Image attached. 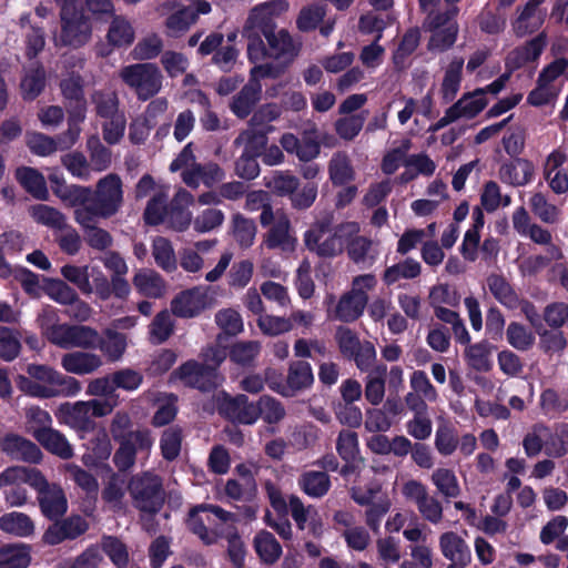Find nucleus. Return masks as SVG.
Instances as JSON below:
<instances>
[{"label":"nucleus","mask_w":568,"mask_h":568,"mask_svg":"<svg viewBox=\"0 0 568 568\" xmlns=\"http://www.w3.org/2000/svg\"><path fill=\"white\" fill-rule=\"evenodd\" d=\"M37 321L42 335L59 348H99L111 363L119 362L126 352L128 336L114 328H105L100 334L89 325L60 323L52 310H43Z\"/></svg>","instance_id":"obj_1"},{"label":"nucleus","mask_w":568,"mask_h":568,"mask_svg":"<svg viewBox=\"0 0 568 568\" xmlns=\"http://www.w3.org/2000/svg\"><path fill=\"white\" fill-rule=\"evenodd\" d=\"M62 197L78 205L77 209H85L100 219H110L123 206V183L118 174L109 173L97 182L94 191L88 186L73 185Z\"/></svg>","instance_id":"obj_2"},{"label":"nucleus","mask_w":568,"mask_h":568,"mask_svg":"<svg viewBox=\"0 0 568 568\" xmlns=\"http://www.w3.org/2000/svg\"><path fill=\"white\" fill-rule=\"evenodd\" d=\"M17 480H26L37 491V500L41 514L48 519H58L68 510V500L60 485L49 483L38 468H13L0 480L1 484H10Z\"/></svg>","instance_id":"obj_3"},{"label":"nucleus","mask_w":568,"mask_h":568,"mask_svg":"<svg viewBox=\"0 0 568 568\" xmlns=\"http://www.w3.org/2000/svg\"><path fill=\"white\" fill-rule=\"evenodd\" d=\"M288 10L286 0H271L253 7L243 27V37L247 39V57L251 62H262L264 42L261 36L276 30L275 18Z\"/></svg>","instance_id":"obj_4"},{"label":"nucleus","mask_w":568,"mask_h":568,"mask_svg":"<svg viewBox=\"0 0 568 568\" xmlns=\"http://www.w3.org/2000/svg\"><path fill=\"white\" fill-rule=\"evenodd\" d=\"M118 406L116 400L110 399H90L75 403H62L59 405L55 416L59 422L75 432H90L94 429V417H104L112 413Z\"/></svg>","instance_id":"obj_5"},{"label":"nucleus","mask_w":568,"mask_h":568,"mask_svg":"<svg viewBox=\"0 0 568 568\" xmlns=\"http://www.w3.org/2000/svg\"><path fill=\"white\" fill-rule=\"evenodd\" d=\"M91 37L92 26L89 17L70 3L63 4L60 10V31L52 38L54 45L79 49L89 43Z\"/></svg>","instance_id":"obj_6"},{"label":"nucleus","mask_w":568,"mask_h":568,"mask_svg":"<svg viewBox=\"0 0 568 568\" xmlns=\"http://www.w3.org/2000/svg\"><path fill=\"white\" fill-rule=\"evenodd\" d=\"M119 78L140 101H148L162 89L163 74L152 62L129 64L120 69Z\"/></svg>","instance_id":"obj_7"},{"label":"nucleus","mask_w":568,"mask_h":568,"mask_svg":"<svg viewBox=\"0 0 568 568\" xmlns=\"http://www.w3.org/2000/svg\"><path fill=\"white\" fill-rule=\"evenodd\" d=\"M133 506L149 514H156L165 500L162 478L153 471H143L132 476L128 484Z\"/></svg>","instance_id":"obj_8"},{"label":"nucleus","mask_w":568,"mask_h":568,"mask_svg":"<svg viewBox=\"0 0 568 568\" xmlns=\"http://www.w3.org/2000/svg\"><path fill=\"white\" fill-rule=\"evenodd\" d=\"M568 68L566 58H558L547 64L539 73L536 88L530 91L527 102L534 106H542L554 102L561 92L560 80Z\"/></svg>","instance_id":"obj_9"},{"label":"nucleus","mask_w":568,"mask_h":568,"mask_svg":"<svg viewBox=\"0 0 568 568\" xmlns=\"http://www.w3.org/2000/svg\"><path fill=\"white\" fill-rule=\"evenodd\" d=\"M403 496L413 503L420 517L433 525H438L444 519L442 501L430 495L427 487L416 479L407 480L402 487Z\"/></svg>","instance_id":"obj_10"},{"label":"nucleus","mask_w":568,"mask_h":568,"mask_svg":"<svg viewBox=\"0 0 568 568\" xmlns=\"http://www.w3.org/2000/svg\"><path fill=\"white\" fill-rule=\"evenodd\" d=\"M171 379L180 381L184 386L207 392L216 388L221 378L211 364L187 361L171 374Z\"/></svg>","instance_id":"obj_11"},{"label":"nucleus","mask_w":568,"mask_h":568,"mask_svg":"<svg viewBox=\"0 0 568 568\" xmlns=\"http://www.w3.org/2000/svg\"><path fill=\"white\" fill-rule=\"evenodd\" d=\"M267 231L262 236V245L267 250L288 254L295 251L297 239L292 227L290 217L281 211L274 214V221L266 226Z\"/></svg>","instance_id":"obj_12"},{"label":"nucleus","mask_w":568,"mask_h":568,"mask_svg":"<svg viewBox=\"0 0 568 568\" xmlns=\"http://www.w3.org/2000/svg\"><path fill=\"white\" fill-rule=\"evenodd\" d=\"M281 114L280 108L274 103L262 105L250 119V129L242 131L235 139L236 145L263 146L266 143V130L264 128L275 121Z\"/></svg>","instance_id":"obj_13"},{"label":"nucleus","mask_w":568,"mask_h":568,"mask_svg":"<svg viewBox=\"0 0 568 568\" xmlns=\"http://www.w3.org/2000/svg\"><path fill=\"white\" fill-rule=\"evenodd\" d=\"M111 437L118 442H134L142 452H150L153 438L149 429H133V422L128 412L118 410L109 425Z\"/></svg>","instance_id":"obj_14"},{"label":"nucleus","mask_w":568,"mask_h":568,"mask_svg":"<svg viewBox=\"0 0 568 568\" xmlns=\"http://www.w3.org/2000/svg\"><path fill=\"white\" fill-rule=\"evenodd\" d=\"M27 373L31 378L43 383L47 387L59 390L62 397L75 396L82 389L81 383L75 377L64 375L47 365L31 364L27 367Z\"/></svg>","instance_id":"obj_15"},{"label":"nucleus","mask_w":568,"mask_h":568,"mask_svg":"<svg viewBox=\"0 0 568 568\" xmlns=\"http://www.w3.org/2000/svg\"><path fill=\"white\" fill-rule=\"evenodd\" d=\"M42 535V542L48 546H57L65 540H74L85 534L89 523L80 515H71L63 519H53Z\"/></svg>","instance_id":"obj_16"},{"label":"nucleus","mask_w":568,"mask_h":568,"mask_svg":"<svg viewBox=\"0 0 568 568\" xmlns=\"http://www.w3.org/2000/svg\"><path fill=\"white\" fill-rule=\"evenodd\" d=\"M0 450L12 460L38 465L43 460L41 448L27 437L8 433L0 437Z\"/></svg>","instance_id":"obj_17"},{"label":"nucleus","mask_w":568,"mask_h":568,"mask_svg":"<svg viewBox=\"0 0 568 568\" xmlns=\"http://www.w3.org/2000/svg\"><path fill=\"white\" fill-rule=\"evenodd\" d=\"M264 38L267 44H264L263 60L270 58L291 65L298 55L301 44L294 41L287 30L276 29L271 33L268 32Z\"/></svg>","instance_id":"obj_18"},{"label":"nucleus","mask_w":568,"mask_h":568,"mask_svg":"<svg viewBox=\"0 0 568 568\" xmlns=\"http://www.w3.org/2000/svg\"><path fill=\"white\" fill-rule=\"evenodd\" d=\"M97 219L100 217L85 209L74 210V221L81 226L87 245L94 251L104 252L112 247L114 240L109 231L97 225Z\"/></svg>","instance_id":"obj_19"},{"label":"nucleus","mask_w":568,"mask_h":568,"mask_svg":"<svg viewBox=\"0 0 568 568\" xmlns=\"http://www.w3.org/2000/svg\"><path fill=\"white\" fill-rule=\"evenodd\" d=\"M359 232V225L356 222L342 223L335 227L334 232L325 237L318 239L315 243H306L305 246L316 253L321 257H334L339 255L343 250L345 242L344 235L352 236Z\"/></svg>","instance_id":"obj_20"},{"label":"nucleus","mask_w":568,"mask_h":568,"mask_svg":"<svg viewBox=\"0 0 568 568\" xmlns=\"http://www.w3.org/2000/svg\"><path fill=\"white\" fill-rule=\"evenodd\" d=\"M313 381L311 365L304 361H296L288 366L286 384L271 382L270 388L283 396H293L296 392L308 388Z\"/></svg>","instance_id":"obj_21"},{"label":"nucleus","mask_w":568,"mask_h":568,"mask_svg":"<svg viewBox=\"0 0 568 568\" xmlns=\"http://www.w3.org/2000/svg\"><path fill=\"white\" fill-rule=\"evenodd\" d=\"M61 356V367L69 374L90 375L103 366V357L91 349L72 348Z\"/></svg>","instance_id":"obj_22"},{"label":"nucleus","mask_w":568,"mask_h":568,"mask_svg":"<svg viewBox=\"0 0 568 568\" xmlns=\"http://www.w3.org/2000/svg\"><path fill=\"white\" fill-rule=\"evenodd\" d=\"M546 0H528L525 6L517 8V17L511 22V29L516 37L523 38L538 31L546 18V13L539 7Z\"/></svg>","instance_id":"obj_23"},{"label":"nucleus","mask_w":568,"mask_h":568,"mask_svg":"<svg viewBox=\"0 0 568 568\" xmlns=\"http://www.w3.org/2000/svg\"><path fill=\"white\" fill-rule=\"evenodd\" d=\"M207 307V295L199 287L179 293L171 302L172 313L182 318L195 317Z\"/></svg>","instance_id":"obj_24"},{"label":"nucleus","mask_w":568,"mask_h":568,"mask_svg":"<svg viewBox=\"0 0 568 568\" xmlns=\"http://www.w3.org/2000/svg\"><path fill=\"white\" fill-rule=\"evenodd\" d=\"M181 178L192 189H197L200 183H203L206 187H212L224 180L225 172L215 162L196 163L192 168L183 170Z\"/></svg>","instance_id":"obj_25"},{"label":"nucleus","mask_w":568,"mask_h":568,"mask_svg":"<svg viewBox=\"0 0 568 568\" xmlns=\"http://www.w3.org/2000/svg\"><path fill=\"white\" fill-rule=\"evenodd\" d=\"M535 175V165L525 158H515L504 162L498 170V179L508 185L518 187L531 182Z\"/></svg>","instance_id":"obj_26"},{"label":"nucleus","mask_w":568,"mask_h":568,"mask_svg":"<svg viewBox=\"0 0 568 568\" xmlns=\"http://www.w3.org/2000/svg\"><path fill=\"white\" fill-rule=\"evenodd\" d=\"M221 413L226 418L243 425H252L257 420L256 403L250 402L243 394L226 397L221 405Z\"/></svg>","instance_id":"obj_27"},{"label":"nucleus","mask_w":568,"mask_h":568,"mask_svg":"<svg viewBox=\"0 0 568 568\" xmlns=\"http://www.w3.org/2000/svg\"><path fill=\"white\" fill-rule=\"evenodd\" d=\"M353 235L346 243L349 260L364 268L371 267L379 255V243L358 233Z\"/></svg>","instance_id":"obj_28"},{"label":"nucleus","mask_w":568,"mask_h":568,"mask_svg":"<svg viewBox=\"0 0 568 568\" xmlns=\"http://www.w3.org/2000/svg\"><path fill=\"white\" fill-rule=\"evenodd\" d=\"M60 90L65 100L70 103H74L73 110L70 111V115L78 121H83L87 110L83 78L77 72L69 73L67 78L61 80Z\"/></svg>","instance_id":"obj_29"},{"label":"nucleus","mask_w":568,"mask_h":568,"mask_svg":"<svg viewBox=\"0 0 568 568\" xmlns=\"http://www.w3.org/2000/svg\"><path fill=\"white\" fill-rule=\"evenodd\" d=\"M439 548L450 565L466 567L471 561V552L467 542L455 531H446L440 535Z\"/></svg>","instance_id":"obj_30"},{"label":"nucleus","mask_w":568,"mask_h":568,"mask_svg":"<svg viewBox=\"0 0 568 568\" xmlns=\"http://www.w3.org/2000/svg\"><path fill=\"white\" fill-rule=\"evenodd\" d=\"M547 45V34L540 32L534 39L525 44L511 50L506 59V64L510 69H518L528 62L537 60Z\"/></svg>","instance_id":"obj_31"},{"label":"nucleus","mask_w":568,"mask_h":568,"mask_svg":"<svg viewBox=\"0 0 568 568\" xmlns=\"http://www.w3.org/2000/svg\"><path fill=\"white\" fill-rule=\"evenodd\" d=\"M547 45V34L540 32L534 39L525 44L511 50L506 59V64L510 69H518L528 62L537 60Z\"/></svg>","instance_id":"obj_32"},{"label":"nucleus","mask_w":568,"mask_h":568,"mask_svg":"<svg viewBox=\"0 0 568 568\" xmlns=\"http://www.w3.org/2000/svg\"><path fill=\"white\" fill-rule=\"evenodd\" d=\"M261 95V83H255L248 80L247 83L233 97L232 102L230 103V109L237 118L245 119L258 103Z\"/></svg>","instance_id":"obj_33"},{"label":"nucleus","mask_w":568,"mask_h":568,"mask_svg":"<svg viewBox=\"0 0 568 568\" xmlns=\"http://www.w3.org/2000/svg\"><path fill=\"white\" fill-rule=\"evenodd\" d=\"M202 507H206V505H200L193 507L189 513V518L186 520L187 528L196 535L205 545H213L217 541L221 535H224L223 529L211 528L209 529L205 525V521L213 525L214 523L211 520L210 516H206L204 519L199 515V513H209L207 510H203Z\"/></svg>","instance_id":"obj_34"},{"label":"nucleus","mask_w":568,"mask_h":568,"mask_svg":"<svg viewBox=\"0 0 568 568\" xmlns=\"http://www.w3.org/2000/svg\"><path fill=\"white\" fill-rule=\"evenodd\" d=\"M48 453L63 460L74 456V449L63 433L55 428L47 429V433L37 439Z\"/></svg>","instance_id":"obj_35"},{"label":"nucleus","mask_w":568,"mask_h":568,"mask_svg":"<svg viewBox=\"0 0 568 568\" xmlns=\"http://www.w3.org/2000/svg\"><path fill=\"white\" fill-rule=\"evenodd\" d=\"M0 529L16 537L27 538L34 534L36 525L27 514L11 511L0 517Z\"/></svg>","instance_id":"obj_36"},{"label":"nucleus","mask_w":568,"mask_h":568,"mask_svg":"<svg viewBox=\"0 0 568 568\" xmlns=\"http://www.w3.org/2000/svg\"><path fill=\"white\" fill-rule=\"evenodd\" d=\"M487 286L489 292L500 304L510 310L518 308L519 295L505 276L490 274L487 277Z\"/></svg>","instance_id":"obj_37"},{"label":"nucleus","mask_w":568,"mask_h":568,"mask_svg":"<svg viewBox=\"0 0 568 568\" xmlns=\"http://www.w3.org/2000/svg\"><path fill=\"white\" fill-rule=\"evenodd\" d=\"M95 115L101 119L113 118L120 112V99L115 91L112 90H94L90 95Z\"/></svg>","instance_id":"obj_38"},{"label":"nucleus","mask_w":568,"mask_h":568,"mask_svg":"<svg viewBox=\"0 0 568 568\" xmlns=\"http://www.w3.org/2000/svg\"><path fill=\"white\" fill-rule=\"evenodd\" d=\"M195 22L196 12L193 10V7L180 8L165 19V34L170 38H180Z\"/></svg>","instance_id":"obj_39"},{"label":"nucleus","mask_w":568,"mask_h":568,"mask_svg":"<svg viewBox=\"0 0 568 568\" xmlns=\"http://www.w3.org/2000/svg\"><path fill=\"white\" fill-rule=\"evenodd\" d=\"M31 562V547L10 544L0 548V568H27Z\"/></svg>","instance_id":"obj_40"},{"label":"nucleus","mask_w":568,"mask_h":568,"mask_svg":"<svg viewBox=\"0 0 568 568\" xmlns=\"http://www.w3.org/2000/svg\"><path fill=\"white\" fill-rule=\"evenodd\" d=\"M301 489L312 498H322L331 488V479L326 471L308 470L298 478Z\"/></svg>","instance_id":"obj_41"},{"label":"nucleus","mask_w":568,"mask_h":568,"mask_svg":"<svg viewBox=\"0 0 568 568\" xmlns=\"http://www.w3.org/2000/svg\"><path fill=\"white\" fill-rule=\"evenodd\" d=\"M430 480L436 487L438 494L447 500L457 498L462 494L458 478L454 470L449 468H436L430 475Z\"/></svg>","instance_id":"obj_42"},{"label":"nucleus","mask_w":568,"mask_h":568,"mask_svg":"<svg viewBox=\"0 0 568 568\" xmlns=\"http://www.w3.org/2000/svg\"><path fill=\"white\" fill-rule=\"evenodd\" d=\"M133 285L148 297H161L165 292L163 278L153 270H140L133 277Z\"/></svg>","instance_id":"obj_43"},{"label":"nucleus","mask_w":568,"mask_h":568,"mask_svg":"<svg viewBox=\"0 0 568 568\" xmlns=\"http://www.w3.org/2000/svg\"><path fill=\"white\" fill-rule=\"evenodd\" d=\"M386 365L374 366L366 376L364 395L367 402L376 406L383 402L385 396Z\"/></svg>","instance_id":"obj_44"},{"label":"nucleus","mask_w":568,"mask_h":568,"mask_svg":"<svg viewBox=\"0 0 568 568\" xmlns=\"http://www.w3.org/2000/svg\"><path fill=\"white\" fill-rule=\"evenodd\" d=\"M368 302V297H362L352 292L345 293L338 301L335 315L343 322H353L357 320L364 312Z\"/></svg>","instance_id":"obj_45"},{"label":"nucleus","mask_w":568,"mask_h":568,"mask_svg":"<svg viewBox=\"0 0 568 568\" xmlns=\"http://www.w3.org/2000/svg\"><path fill=\"white\" fill-rule=\"evenodd\" d=\"M245 205L247 211L255 212L261 210L260 223L263 227H266L274 221L273 206L271 203V196L266 191L256 190L245 193Z\"/></svg>","instance_id":"obj_46"},{"label":"nucleus","mask_w":568,"mask_h":568,"mask_svg":"<svg viewBox=\"0 0 568 568\" xmlns=\"http://www.w3.org/2000/svg\"><path fill=\"white\" fill-rule=\"evenodd\" d=\"M16 179L26 189L39 200H44L48 195L44 176L33 168L22 166L16 171Z\"/></svg>","instance_id":"obj_47"},{"label":"nucleus","mask_w":568,"mask_h":568,"mask_svg":"<svg viewBox=\"0 0 568 568\" xmlns=\"http://www.w3.org/2000/svg\"><path fill=\"white\" fill-rule=\"evenodd\" d=\"M484 95L485 90L477 89L473 93L464 94L455 104L452 105V109L458 119H471L487 105V100Z\"/></svg>","instance_id":"obj_48"},{"label":"nucleus","mask_w":568,"mask_h":568,"mask_svg":"<svg viewBox=\"0 0 568 568\" xmlns=\"http://www.w3.org/2000/svg\"><path fill=\"white\" fill-rule=\"evenodd\" d=\"M45 87V71L41 64L29 69L21 79L20 92L23 100L32 101Z\"/></svg>","instance_id":"obj_49"},{"label":"nucleus","mask_w":568,"mask_h":568,"mask_svg":"<svg viewBox=\"0 0 568 568\" xmlns=\"http://www.w3.org/2000/svg\"><path fill=\"white\" fill-rule=\"evenodd\" d=\"M328 174L334 185H345L355 179V172L346 153L333 154L328 162Z\"/></svg>","instance_id":"obj_50"},{"label":"nucleus","mask_w":568,"mask_h":568,"mask_svg":"<svg viewBox=\"0 0 568 568\" xmlns=\"http://www.w3.org/2000/svg\"><path fill=\"white\" fill-rule=\"evenodd\" d=\"M232 233L237 245L246 250L251 247L255 241L257 226L252 219L236 213L232 216Z\"/></svg>","instance_id":"obj_51"},{"label":"nucleus","mask_w":568,"mask_h":568,"mask_svg":"<svg viewBox=\"0 0 568 568\" xmlns=\"http://www.w3.org/2000/svg\"><path fill=\"white\" fill-rule=\"evenodd\" d=\"M26 429L37 440L52 428V417L45 409L39 406L26 408Z\"/></svg>","instance_id":"obj_52"},{"label":"nucleus","mask_w":568,"mask_h":568,"mask_svg":"<svg viewBox=\"0 0 568 568\" xmlns=\"http://www.w3.org/2000/svg\"><path fill=\"white\" fill-rule=\"evenodd\" d=\"M253 544L258 557L265 564H274L282 555L280 542L270 531H258L254 537Z\"/></svg>","instance_id":"obj_53"},{"label":"nucleus","mask_w":568,"mask_h":568,"mask_svg":"<svg viewBox=\"0 0 568 568\" xmlns=\"http://www.w3.org/2000/svg\"><path fill=\"white\" fill-rule=\"evenodd\" d=\"M530 210L542 223L556 224L560 219V210L557 205L550 203L547 196L541 192H535L529 199Z\"/></svg>","instance_id":"obj_54"},{"label":"nucleus","mask_w":568,"mask_h":568,"mask_svg":"<svg viewBox=\"0 0 568 568\" xmlns=\"http://www.w3.org/2000/svg\"><path fill=\"white\" fill-rule=\"evenodd\" d=\"M493 348V345L485 341L469 345L465 349V357L468 365L477 372L490 371Z\"/></svg>","instance_id":"obj_55"},{"label":"nucleus","mask_w":568,"mask_h":568,"mask_svg":"<svg viewBox=\"0 0 568 568\" xmlns=\"http://www.w3.org/2000/svg\"><path fill=\"white\" fill-rule=\"evenodd\" d=\"M564 257L562 251L557 245H550L547 248V255H531L525 258L519 268L524 275H536L546 268L552 260H561Z\"/></svg>","instance_id":"obj_56"},{"label":"nucleus","mask_w":568,"mask_h":568,"mask_svg":"<svg viewBox=\"0 0 568 568\" xmlns=\"http://www.w3.org/2000/svg\"><path fill=\"white\" fill-rule=\"evenodd\" d=\"M106 38L113 47L130 45L134 40V29L124 17L116 16L111 21Z\"/></svg>","instance_id":"obj_57"},{"label":"nucleus","mask_w":568,"mask_h":568,"mask_svg":"<svg viewBox=\"0 0 568 568\" xmlns=\"http://www.w3.org/2000/svg\"><path fill=\"white\" fill-rule=\"evenodd\" d=\"M264 185L278 196H292L298 189L300 180L286 171H275L270 178H265Z\"/></svg>","instance_id":"obj_58"},{"label":"nucleus","mask_w":568,"mask_h":568,"mask_svg":"<svg viewBox=\"0 0 568 568\" xmlns=\"http://www.w3.org/2000/svg\"><path fill=\"white\" fill-rule=\"evenodd\" d=\"M422 265L413 258H406L395 265L387 267L384 272V281L386 284H394L399 280H412L420 275Z\"/></svg>","instance_id":"obj_59"},{"label":"nucleus","mask_w":568,"mask_h":568,"mask_svg":"<svg viewBox=\"0 0 568 568\" xmlns=\"http://www.w3.org/2000/svg\"><path fill=\"white\" fill-rule=\"evenodd\" d=\"M163 47L162 38L156 33H151L139 40L132 49L131 55L138 61H149L162 53Z\"/></svg>","instance_id":"obj_60"},{"label":"nucleus","mask_w":568,"mask_h":568,"mask_svg":"<svg viewBox=\"0 0 568 568\" xmlns=\"http://www.w3.org/2000/svg\"><path fill=\"white\" fill-rule=\"evenodd\" d=\"M150 341L153 344H162L169 339L174 331V322L168 310L159 312L149 326Z\"/></svg>","instance_id":"obj_61"},{"label":"nucleus","mask_w":568,"mask_h":568,"mask_svg":"<svg viewBox=\"0 0 568 568\" xmlns=\"http://www.w3.org/2000/svg\"><path fill=\"white\" fill-rule=\"evenodd\" d=\"M326 16V6L313 3L303 7L296 18V27L302 32L315 30Z\"/></svg>","instance_id":"obj_62"},{"label":"nucleus","mask_w":568,"mask_h":568,"mask_svg":"<svg viewBox=\"0 0 568 568\" xmlns=\"http://www.w3.org/2000/svg\"><path fill=\"white\" fill-rule=\"evenodd\" d=\"M168 210V194L165 191L160 190L148 202L143 219L149 225H159L165 221Z\"/></svg>","instance_id":"obj_63"},{"label":"nucleus","mask_w":568,"mask_h":568,"mask_svg":"<svg viewBox=\"0 0 568 568\" xmlns=\"http://www.w3.org/2000/svg\"><path fill=\"white\" fill-rule=\"evenodd\" d=\"M101 548L116 568H126L129 565V551L124 542L114 536H104L101 539Z\"/></svg>","instance_id":"obj_64"}]
</instances>
